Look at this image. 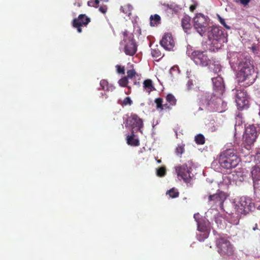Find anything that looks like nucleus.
Listing matches in <instances>:
<instances>
[{
  "label": "nucleus",
  "instance_id": "nucleus-57",
  "mask_svg": "<svg viewBox=\"0 0 260 260\" xmlns=\"http://www.w3.org/2000/svg\"><path fill=\"white\" fill-rule=\"evenodd\" d=\"M157 162H158V163H160V162H161V160H157Z\"/></svg>",
  "mask_w": 260,
  "mask_h": 260
},
{
  "label": "nucleus",
  "instance_id": "nucleus-14",
  "mask_svg": "<svg viewBox=\"0 0 260 260\" xmlns=\"http://www.w3.org/2000/svg\"><path fill=\"white\" fill-rule=\"evenodd\" d=\"M177 175L181 177L185 183H189L191 180L190 172L186 165L177 166L175 168Z\"/></svg>",
  "mask_w": 260,
  "mask_h": 260
},
{
  "label": "nucleus",
  "instance_id": "nucleus-47",
  "mask_svg": "<svg viewBox=\"0 0 260 260\" xmlns=\"http://www.w3.org/2000/svg\"><path fill=\"white\" fill-rule=\"evenodd\" d=\"M192 81L191 80H189L187 83V86L188 89H190L191 88V86L192 85Z\"/></svg>",
  "mask_w": 260,
  "mask_h": 260
},
{
  "label": "nucleus",
  "instance_id": "nucleus-16",
  "mask_svg": "<svg viewBox=\"0 0 260 260\" xmlns=\"http://www.w3.org/2000/svg\"><path fill=\"white\" fill-rule=\"evenodd\" d=\"M256 137L255 135H247L246 133H244L243 135V144L247 150L250 149L251 146L255 141Z\"/></svg>",
  "mask_w": 260,
  "mask_h": 260
},
{
  "label": "nucleus",
  "instance_id": "nucleus-36",
  "mask_svg": "<svg viewBox=\"0 0 260 260\" xmlns=\"http://www.w3.org/2000/svg\"><path fill=\"white\" fill-rule=\"evenodd\" d=\"M128 79L127 78L126 76H124L122 77L121 79H120L118 81L119 86L121 87L128 86L127 85L129 82Z\"/></svg>",
  "mask_w": 260,
  "mask_h": 260
},
{
  "label": "nucleus",
  "instance_id": "nucleus-20",
  "mask_svg": "<svg viewBox=\"0 0 260 260\" xmlns=\"http://www.w3.org/2000/svg\"><path fill=\"white\" fill-rule=\"evenodd\" d=\"M181 25L184 31L188 33V31L191 28L190 17L187 15L184 16L181 20Z\"/></svg>",
  "mask_w": 260,
  "mask_h": 260
},
{
  "label": "nucleus",
  "instance_id": "nucleus-4",
  "mask_svg": "<svg viewBox=\"0 0 260 260\" xmlns=\"http://www.w3.org/2000/svg\"><path fill=\"white\" fill-rule=\"evenodd\" d=\"M209 39L211 42L213 50H218L223 45L226 41V38L223 31L217 27H213L208 36Z\"/></svg>",
  "mask_w": 260,
  "mask_h": 260
},
{
  "label": "nucleus",
  "instance_id": "nucleus-50",
  "mask_svg": "<svg viewBox=\"0 0 260 260\" xmlns=\"http://www.w3.org/2000/svg\"><path fill=\"white\" fill-rule=\"evenodd\" d=\"M256 49H257V47H256V45H253L251 47V50H252L253 53H255V51L256 50Z\"/></svg>",
  "mask_w": 260,
  "mask_h": 260
},
{
  "label": "nucleus",
  "instance_id": "nucleus-54",
  "mask_svg": "<svg viewBox=\"0 0 260 260\" xmlns=\"http://www.w3.org/2000/svg\"><path fill=\"white\" fill-rule=\"evenodd\" d=\"M123 9V8L122 7H121V10H122V11L123 13H126V12H125V10H124Z\"/></svg>",
  "mask_w": 260,
  "mask_h": 260
},
{
  "label": "nucleus",
  "instance_id": "nucleus-32",
  "mask_svg": "<svg viewBox=\"0 0 260 260\" xmlns=\"http://www.w3.org/2000/svg\"><path fill=\"white\" fill-rule=\"evenodd\" d=\"M196 143L198 145H203L205 143V139L202 134H198L194 138Z\"/></svg>",
  "mask_w": 260,
  "mask_h": 260
},
{
  "label": "nucleus",
  "instance_id": "nucleus-34",
  "mask_svg": "<svg viewBox=\"0 0 260 260\" xmlns=\"http://www.w3.org/2000/svg\"><path fill=\"white\" fill-rule=\"evenodd\" d=\"M151 53L152 57L154 58H155L160 57L161 55V52L158 49L157 46L155 48L151 49Z\"/></svg>",
  "mask_w": 260,
  "mask_h": 260
},
{
  "label": "nucleus",
  "instance_id": "nucleus-1",
  "mask_svg": "<svg viewBox=\"0 0 260 260\" xmlns=\"http://www.w3.org/2000/svg\"><path fill=\"white\" fill-rule=\"evenodd\" d=\"M236 78L241 86L248 87L255 81V70L253 62L249 56L243 54L238 57Z\"/></svg>",
  "mask_w": 260,
  "mask_h": 260
},
{
  "label": "nucleus",
  "instance_id": "nucleus-49",
  "mask_svg": "<svg viewBox=\"0 0 260 260\" xmlns=\"http://www.w3.org/2000/svg\"><path fill=\"white\" fill-rule=\"evenodd\" d=\"M196 8V6L195 5H191L189 7V10L190 11L193 12Z\"/></svg>",
  "mask_w": 260,
  "mask_h": 260
},
{
  "label": "nucleus",
  "instance_id": "nucleus-35",
  "mask_svg": "<svg viewBox=\"0 0 260 260\" xmlns=\"http://www.w3.org/2000/svg\"><path fill=\"white\" fill-rule=\"evenodd\" d=\"M167 194H169L170 197L172 198H176L179 196V193L176 189L173 188L167 191Z\"/></svg>",
  "mask_w": 260,
  "mask_h": 260
},
{
  "label": "nucleus",
  "instance_id": "nucleus-39",
  "mask_svg": "<svg viewBox=\"0 0 260 260\" xmlns=\"http://www.w3.org/2000/svg\"><path fill=\"white\" fill-rule=\"evenodd\" d=\"M99 4V0H90L88 2L87 5L89 7L98 8Z\"/></svg>",
  "mask_w": 260,
  "mask_h": 260
},
{
  "label": "nucleus",
  "instance_id": "nucleus-12",
  "mask_svg": "<svg viewBox=\"0 0 260 260\" xmlns=\"http://www.w3.org/2000/svg\"><path fill=\"white\" fill-rule=\"evenodd\" d=\"M90 21V19L85 14H80L77 18H74L72 24L74 28H76L79 33L82 32L81 27L86 26Z\"/></svg>",
  "mask_w": 260,
  "mask_h": 260
},
{
  "label": "nucleus",
  "instance_id": "nucleus-52",
  "mask_svg": "<svg viewBox=\"0 0 260 260\" xmlns=\"http://www.w3.org/2000/svg\"><path fill=\"white\" fill-rule=\"evenodd\" d=\"M134 84L139 86L140 85V82L139 81L137 82L136 81H134Z\"/></svg>",
  "mask_w": 260,
  "mask_h": 260
},
{
  "label": "nucleus",
  "instance_id": "nucleus-37",
  "mask_svg": "<svg viewBox=\"0 0 260 260\" xmlns=\"http://www.w3.org/2000/svg\"><path fill=\"white\" fill-rule=\"evenodd\" d=\"M166 174V169L165 167H161L159 168L156 170V175L158 177H162Z\"/></svg>",
  "mask_w": 260,
  "mask_h": 260
},
{
  "label": "nucleus",
  "instance_id": "nucleus-21",
  "mask_svg": "<svg viewBox=\"0 0 260 260\" xmlns=\"http://www.w3.org/2000/svg\"><path fill=\"white\" fill-rule=\"evenodd\" d=\"M143 88L149 93L155 89L152 80L149 79L144 81Z\"/></svg>",
  "mask_w": 260,
  "mask_h": 260
},
{
  "label": "nucleus",
  "instance_id": "nucleus-43",
  "mask_svg": "<svg viewBox=\"0 0 260 260\" xmlns=\"http://www.w3.org/2000/svg\"><path fill=\"white\" fill-rule=\"evenodd\" d=\"M99 10L102 13L105 14L107 11V7L106 6H101Z\"/></svg>",
  "mask_w": 260,
  "mask_h": 260
},
{
  "label": "nucleus",
  "instance_id": "nucleus-29",
  "mask_svg": "<svg viewBox=\"0 0 260 260\" xmlns=\"http://www.w3.org/2000/svg\"><path fill=\"white\" fill-rule=\"evenodd\" d=\"M154 103L156 104V108L159 111L163 110V99L161 98H157L155 99Z\"/></svg>",
  "mask_w": 260,
  "mask_h": 260
},
{
  "label": "nucleus",
  "instance_id": "nucleus-40",
  "mask_svg": "<svg viewBox=\"0 0 260 260\" xmlns=\"http://www.w3.org/2000/svg\"><path fill=\"white\" fill-rule=\"evenodd\" d=\"M115 67L116 68V71L118 74L122 75L125 74L124 67L117 64L115 66Z\"/></svg>",
  "mask_w": 260,
  "mask_h": 260
},
{
  "label": "nucleus",
  "instance_id": "nucleus-44",
  "mask_svg": "<svg viewBox=\"0 0 260 260\" xmlns=\"http://www.w3.org/2000/svg\"><path fill=\"white\" fill-rule=\"evenodd\" d=\"M255 159L257 162V164H260V150L256 152L255 156Z\"/></svg>",
  "mask_w": 260,
  "mask_h": 260
},
{
  "label": "nucleus",
  "instance_id": "nucleus-41",
  "mask_svg": "<svg viewBox=\"0 0 260 260\" xmlns=\"http://www.w3.org/2000/svg\"><path fill=\"white\" fill-rule=\"evenodd\" d=\"M197 239L200 242L204 241L205 239H207V238L204 237L203 236V232H199L198 234L197 235Z\"/></svg>",
  "mask_w": 260,
  "mask_h": 260
},
{
  "label": "nucleus",
  "instance_id": "nucleus-48",
  "mask_svg": "<svg viewBox=\"0 0 260 260\" xmlns=\"http://www.w3.org/2000/svg\"><path fill=\"white\" fill-rule=\"evenodd\" d=\"M199 216V213H196V214H194V215H193V217L195 219V220L197 221V224H198V222H200L199 220V219L198 218Z\"/></svg>",
  "mask_w": 260,
  "mask_h": 260
},
{
  "label": "nucleus",
  "instance_id": "nucleus-56",
  "mask_svg": "<svg viewBox=\"0 0 260 260\" xmlns=\"http://www.w3.org/2000/svg\"><path fill=\"white\" fill-rule=\"evenodd\" d=\"M257 228V225H255V227L253 228V230H255V229Z\"/></svg>",
  "mask_w": 260,
  "mask_h": 260
},
{
  "label": "nucleus",
  "instance_id": "nucleus-38",
  "mask_svg": "<svg viewBox=\"0 0 260 260\" xmlns=\"http://www.w3.org/2000/svg\"><path fill=\"white\" fill-rule=\"evenodd\" d=\"M184 152V145H178L175 150L176 155L181 156L182 153Z\"/></svg>",
  "mask_w": 260,
  "mask_h": 260
},
{
  "label": "nucleus",
  "instance_id": "nucleus-6",
  "mask_svg": "<svg viewBox=\"0 0 260 260\" xmlns=\"http://www.w3.org/2000/svg\"><path fill=\"white\" fill-rule=\"evenodd\" d=\"M218 252L221 255H232L234 253V247L230 241L224 237H219L216 241Z\"/></svg>",
  "mask_w": 260,
  "mask_h": 260
},
{
  "label": "nucleus",
  "instance_id": "nucleus-25",
  "mask_svg": "<svg viewBox=\"0 0 260 260\" xmlns=\"http://www.w3.org/2000/svg\"><path fill=\"white\" fill-rule=\"evenodd\" d=\"M245 133L247 135H255L256 137L257 136L256 127L253 125H250L246 127Z\"/></svg>",
  "mask_w": 260,
  "mask_h": 260
},
{
  "label": "nucleus",
  "instance_id": "nucleus-9",
  "mask_svg": "<svg viewBox=\"0 0 260 260\" xmlns=\"http://www.w3.org/2000/svg\"><path fill=\"white\" fill-rule=\"evenodd\" d=\"M253 207V204L250 199L245 197L240 198L236 204L237 211L239 214H246L251 211Z\"/></svg>",
  "mask_w": 260,
  "mask_h": 260
},
{
  "label": "nucleus",
  "instance_id": "nucleus-23",
  "mask_svg": "<svg viewBox=\"0 0 260 260\" xmlns=\"http://www.w3.org/2000/svg\"><path fill=\"white\" fill-rule=\"evenodd\" d=\"M100 85L102 89L106 91H113L115 87L111 84H110L106 80H102L100 81Z\"/></svg>",
  "mask_w": 260,
  "mask_h": 260
},
{
  "label": "nucleus",
  "instance_id": "nucleus-10",
  "mask_svg": "<svg viewBox=\"0 0 260 260\" xmlns=\"http://www.w3.org/2000/svg\"><path fill=\"white\" fill-rule=\"evenodd\" d=\"M121 44L124 46V52L127 55L133 56L137 51V46L132 37L124 38Z\"/></svg>",
  "mask_w": 260,
  "mask_h": 260
},
{
  "label": "nucleus",
  "instance_id": "nucleus-11",
  "mask_svg": "<svg viewBox=\"0 0 260 260\" xmlns=\"http://www.w3.org/2000/svg\"><path fill=\"white\" fill-rule=\"evenodd\" d=\"M226 199V194L221 191H218L216 193L208 197L209 202L216 207H219L221 209H223V203Z\"/></svg>",
  "mask_w": 260,
  "mask_h": 260
},
{
  "label": "nucleus",
  "instance_id": "nucleus-17",
  "mask_svg": "<svg viewBox=\"0 0 260 260\" xmlns=\"http://www.w3.org/2000/svg\"><path fill=\"white\" fill-rule=\"evenodd\" d=\"M164 9L167 13L168 16H172L174 14H177L179 12V7L177 5L174 4H164Z\"/></svg>",
  "mask_w": 260,
  "mask_h": 260
},
{
  "label": "nucleus",
  "instance_id": "nucleus-7",
  "mask_svg": "<svg viewBox=\"0 0 260 260\" xmlns=\"http://www.w3.org/2000/svg\"><path fill=\"white\" fill-rule=\"evenodd\" d=\"M125 126L126 128H130L131 132H140L142 134V128L143 127V122L136 114H131L125 122Z\"/></svg>",
  "mask_w": 260,
  "mask_h": 260
},
{
  "label": "nucleus",
  "instance_id": "nucleus-28",
  "mask_svg": "<svg viewBox=\"0 0 260 260\" xmlns=\"http://www.w3.org/2000/svg\"><path fill=\"white\" fill-rule=\"evenodd\" d=\"M127 75L126 76V78L128 79H135L136 77H139V75L137 74L135 70L134 69L128 70L126 72Z\"/></svg>",
  "mask_w": 260,
  "mask_h": 260
},
{
  "label": "nucleus",
  "instance_id": "nucleus-27",
  "mask_svg": "<svg viewBox=\"0 0 260 260\" xmlns=\"http://www.w3.org/2000/svg\"><path fill=\"white\" fill-rule=\"evenodd\" d=\"M233 175L234 176V180L236 181H242L244 180V175L242 171H235Z\"/></svg>",
  "mask_w": 260,
  "mask_h": 260
},
{
  "label": "nucleus",
  "instance_id": "nucleus-55",
  "mask_svg": "<svg viewBox=\"0 0 260 260\" xmlns=\"http://www.w3.org/2000/svg\"><path fill=\"white\" fill-rule=\"evenodd\" d=\"M239 1L240 0H233V1L236 2V3H239Z\"/></svg>",
  "mask_w": 260,
  "mask_h": 260
},
{
  "label": "nucleus",
  "instance_id": "nucleus-8",
  "mask_svg": "<svg viewBox=\"0 0 260 260\" xmlns=\"http://www.w3.org/2000/svg\"><path fill=\"white\" fill-rule=\"evenodd\" d=\"M193 26L194 29L201 36L204 35L207 29L208 23L206 18L203 14H198L193 18Z\"/></svg>",
  "mask_w": 260,
  "mask_h": 260
},
{
  "label": "nucleus",
  "instance_id": "nucleus-5",
  "mask_svg": "<svg viewBox=\"0 0 260 260\" xmlns=\"http://www.w3.org/2000/svg\"><path fill=\"white\" fill-rule=\"evenodd\" d=\"M188 54L197 65L202 67L209 66L213 61V59L208 56L207 51L194 50L191 54L188 51Z\"/></svg>",
  "mask_w": 260,
  "mask_h": 260
},
{
  "label": "nucleus",
  "instance_id": "nucleus-42",
  "mask_svg": "<svg viewBox=\"0 0 260 260\" xmlns=\"http://www.w3.org/2000/svg\"><path fill=\"white\" fill-rule=\"evenodd\" d=\"M219 20L220 23L222 25H223L226 28H227V29L230 28V27L226 24L225 21L224 19H223L221 17H220V16H219Z\"/></svg>",
  "mask_w": 260,
  "mask_h": 260
},
{
  "label": "nucleus",
  "instance_id": "nucleus-24",
  "mask_svg": "<svg viewBox=\"0 0 260 260\" xmlns=\"http://www.w3.org/2000/svg\"><path fill=\"white\" fill-rule=\"evenodd\" d=\"M215 221L217 224V226L222 229L224 227L225 223L224 218L219 214L215 216Z\"/></svg>",
  "mask_w": 260,
  "mask_h": 260
},
{
  "label": "nucleus",
  "instance_id": "nucleus-31",
  "mask_svg": "<svg viewBox=\"0 0 260 260\" xmlns=\"http://www.w3.org/2000/svg\"><path fill=\"white\" fill-rule=\"evenodd\" d=\"M211 64H212L213 67L210 68V70L215 74H218L221 70V66L218 63H215V61L213 60Z\"/></svg>",
  "mask_w": 260,
  "mask_h": 260
},
{
  "label": "nucleus",
  "instance_id": "nucleus-18",
  "mask_svg": "<svg viewBox=\"0 0 260 260\" xmlns=\"http://www.w3.org/2000/svg\"><path fill=\"white\" fill-rule=\"evenodd\" d=\"M198 231L199 232H203V236L205 238H208L210 232V228L209 225L202 222H198Z\"/></svg>",
  "mask_w": 260,
  "mask_h": 260
},
{
  "label": "nucleus",
  "instance_id": "nucleus-26",
  "mask_svg": "<svg viewBox=\"0 0 260 260\" xmlns=\"http://www.w3.org/2000/svg\"><path fill=\"white\" fill-rule=\"evenodd\" d=\"M150 25L154 26L155 25H156L157 24L160 23V17L157 14H155L153 16L151 15L150 17Z\"/></svg>",
  "mask_w": 260,
  "mask_h": 260
},
{
  "label": "nucleus",
  "instance_id": "nucleus-30",
  "mask_svg": "<svg viewBox=\"0 0 260 260\" xmlns=\"http://www.w3.org/2000/svg\"><path fill=\"white\" fill-rule=\"evenodd\" d=\"M166 101L172 106H175L176 104L177 100L175 96L171 93H169L167 95Z\"/></svg>",
  "mask_w": 260,
  "mask_h": 260
},
{
  "label": "nucleus",
  "instance_id": "nucleus-15",
  "mask_svg": "<svg viewBox=\"0 0 260 260\" xmlns=\"http://www.w3.org/2000/svg\"><path fill=\"white\" fill-rule=\"evenodd\" d=\"M161 46L167 50H171L175 46V41L170 33L165 34L160 41Z\"/></svg>",
  "mask_w": 260,
  "mask_h": 260
},
{
  "label": "nucleus",
  "instance_id": "nucleus-2",
  "mask_svg": "<svg viewBox=\"0 0 260 260\" xmlns=\"http://www.w3.org/2000/svg\"><path fill=\"white\" fill-rule=\"evenodd\" d=\"M212 81L214 92L213 95L206 96L205 101L207 106H215L217 104L220 103L222 101L221 96L224 92L223 79L220 76L218 75L216 77L212 78Z\"/></svg>",
  "mask_w": 260,
  "mask_h": 260
},
{
  "label": "nucleus",
  "instance_id": "nucleus-46",
  "mask_svg": "<svg viewBox=\"0 0 260 260\" xmlns=\"http://www.w3.org/2000/svg\"><path fill=\"white\" fill-rule=\"evenodd\" d=\"M251 0H240L239 2L242 5L246 6L247 5Z\"/></svg>",
  "mask_w": 260,
  "mask_h": 260
},
{
  "label": "nucleus",
  "instance_id": "nucleus-45",
  "mask_svg": "<svg viewBox=\"0 0 260 260\" xmlns=\"http://www.w3.org/2000/svg\"><path fill=\"white\" fill-rule=\"evenodd\" d=\"M172 106L170 104H163V110L164 109H168V110H171Z\"/></svg>",
  "mask_w": 260,
  "mask_h": 260
},
{
  "label": "nucleus",
  "instance_id": "nucleus-51",
  "mask_svg": "<svg viewBox=\"0 0 260 260\" xmlns=\"http://www.w3.org/2000/svg\"><path fill=\"white\" fill-rule=\"evenodd\" d=\"M127 88H128V91L127 92H126V93L127 94H129V93H131V87L130 86H127Z\"/></svg>",
  "mask_w": 260,
  "mask_h": 260
},
{
  "label": "nucleus",
  "instance_id": "nucleus-19",
  "mask_svg": "<svg viewBox=\"0 0 260 260\" xmlns=\"http://www.w3.org/2000/svg\"><path fill=\"white\" fill-rule=\"evenodd\" d=\"M136 132H131V135H127L126 137V142L128 145L133 146H138L140 145V141L138 138H136L135 133Z\"/></svg>",
  "mask_w": 260,
  "mask_h": 260
},
{
  "label": "nucleus",
  "instance_id": "nucleus-33",
  "mask_svg": "<svg viewBox=\"0 0 260 260\" xmlns=\"http://www.w3.org/2000/svg\"><path fill=\"white\" fill-rule=\"evenodd\" d=\"M118 103L122 107L126 106L127 105L131 106L133 104V101L129 96L126 97L122 101H119Z\"/></svg>",
  "mask_w": 260,
  "mask_h": 260
},
{
  "label": "nucleus",
  "instance_id": "nucleus-13",
  "mask_svg": "<svg viewBox=\"0 0 260 260\" xmlns=\"http://www.w3.org/2000/svg\"><path fill=\"white\" fill-rule=\"evenodd\" d=\"M235 101L239 109L242 110L247 106L248 101L246 92L244 90H237Z\"/></svg>",
  "mask_w": 260,
  "mask_h": 260
},
{
  "label": "nucleus",
  "instance_id": "nucleus-53",
  "mask_svg": "<svg viewBox=\"0 0 260 260\" xmlns=\"http://www.w3.org/2000/svg\"><path fill=\"white\" fill-rule=\"evenodd\" d=\"M123 36L125 37L127 36V31H125L123 32Z\"/></svg>",
  "mask_w": 260,
  "mask_h": 260
},
{
  "label": "nucleus",
  "instance_id": "nucleus-3",
  "mask_svg": "<svg viewBox=\"0 0 260 260\" xmlns=\"http://www.w3.org/2000/svg\"><path fill=\"white\" fill-rule=\"evenodd\" d=\"M218 161L222 168L231 170L237 166L240 159L234 149H229L220 153Z\"/></svg>",
  "mask_w": 260,
  "mask_h": 260
},
{
  "label": "nucleus",
  "instance_id": "nucleus-22",
  "mask_svg": "<svg viewBox=\"0 0 260 260\" xmlns=\"http://www.w3.org/2000/svg\"><path fill=\"white\" fill-rule=\"evenodd\" d=\"M251 174L254 181L260 180V167L256 166L252 167Z\"/></svg>",
  "mask_w": 260,
  "mask_h": 260
}]
</instances>
